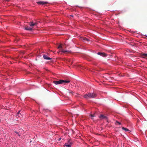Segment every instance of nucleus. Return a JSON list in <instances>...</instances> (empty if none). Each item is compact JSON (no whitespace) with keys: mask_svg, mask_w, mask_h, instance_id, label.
I'll return each instance as SVG.
<instances>
[{"mask_svg":"<svg viewBox=\"0 0 147 147\" xmlns=\"http://www.w3.org/2000/svg\"><path fill=\"white\" fill-rule=\"evenodd\" d=\"M61 140V138H60L59 139V141H60Z\"/></svg>","mask_w":147,"mask_h":147,"instance_id":"22","label":"nucleus"},{"mask_svg":"<svg viewBox=\"0 0 147 147\" xmlns=\"http://www.w3.org/2000/svg\"><path fill=\"white\" fill-rule=\"evenodd\" d=\"M43 57L44 59H45L50 60L51 59V58L48 57L47 55H43Z\"/></svg>","mask_w":147,"mask_h":147,"instance_id":"7","label":"nucleus"},{"mask_svg":"<svg viewBox=\"0 0 147 147\" xmlns=\"http://www.w3.org/2000/svg\"><path fill=\"white\" fill-rule=\"evenodd\" d=\"M96 95L93 93H89L88 94H86L84 96V98H93L96 97Z\"/></svg>","mask_w":147,"mask_h":147,"instance_id":"1","label":"nucleus"},{"mask_svg":"<svg viewBox=\"0 0 147 147\" xmlns=\"http://www.w3.org/2000/svg\"><path fill=\"white\" fill-rule=\"evenodd\" d=\"M61 81L62 82L63 84V83H69L70 82V81L69 80H61Z\"/></svg>","mask_w":147,"mask_h":147,"instance_id":"11","label":"nucleus"},{"mask_svg":"<svg viewBox=\"0 0 147 147\" xmlns=\"http://www.w3.org/2000/svg\"><path fill=\"white\" fill-rule=\"evenodd\" d=\"M15 132L17 134H18V135L19 136H20V135L17 132H16V131H15Z\"/></svg>","mask_w":147,"mask_h":147,"instance_id":"21","label":"nucleus"},{"mask_svg":"<svg viewBox=\"0 0 147 147\" xmlns=\"http://www.w3.org/2000/svg\"><path fill=\"white\" fill-rule=\"evenodd\" d=\"M116 124H119V125H121V123L120 122L117 121H116Z\"/></svg>","mask_w":147,"mask_h":147,"instance_id":"17","label":"nucleus"},{"mask_svg":"<svg viewBox=\"0 0 147 147\" xmlns=\"http://www.w3.org/2000/svg\"><path fill=\"white\" fill-rule=\"evenodd\" d=\"M38 22H37L35 23H33V22H31L29 23V25L31 27H33V26L36 25L37 24Z\"/></svg>","mask_w":147,"mask_h":147,"instance_id":"5","label":"nucleus"},{"mask_svg":"<svg viewBox=\"0 0 147 147\" xmlns=\"http://www.w3.org/2000/svg\"><path fill=\"white\" fill-rule=\"evenodd\" d=\"M122 129L125 130L126 131H129V130L128 129L125 127H122Z\"/></svg>","mask_w":147,"mask_h":147,"instance_id":"13","label":"nucleus"},{"mask_svg":"<svg viewBox=\"0 0 147 147\" xmlns=\"http://www.w3.org/2000/svg\"><path fill=\"white\" fill-rule=\"evenodd\" d=\"M91 119H93V118H92H92H91Z\"/></svg>","mask_w":147,"mask_h":147,"instance_id":"23","label":"nucleus"},{"mask_svg":"<svg viewBox=\"0 0 147 147\" xmlns=\"http://www.w3.org/2000/svg\"><path fill=\"white\" fill-rule=\"evenodd\" d=\"M97 54L99 55H100L101 56L106 57L107 56V54L103 53L101 52H98L97 53Z\"/></svg>","mask_w":147,"mask_h":147,"instance_id":"4","label":"nucleus"},{"mask_svg":"<svg viewBox=\"0 0 147 147\" xmlns=\"http://www.w3.org/2000/svg\"><path fill=\"white\" fill-rule=\"evenodd\" d=\"M62 80H59V81H54L53 83L57 85L63 84L62 82L61 81Z\"/></svg>","mask_w":147,"mask_h":147,"instance_id":"3","label":"nucleus"},{"mask_svg":"<svg viewBox=\"0 0 147 147\" xmlns=\"http://www.w3.org/2000/svg\"><path fill=\"white\" fill-rule=\"evenodd\" d=\"M62 48V45H60L59 46H58V49H59L60 48Z\"/></svg>","mask_w":147,"mask_h":147,"instance_id":"18","label":"nucleus"},{"mask_svg":"<svg viewBox=\"0 0 147 147\" xmlns=\"http://www.w3.org/2000/svg\"><path fill=\"white\" fill-rule=\"evenodd\" d=\"M70 16H71V17H73V15H71Z\"/></svg>","mask_w":147,"mask_h":147,"instance_id":"24","label":"nucleus"},{"mask_svg":"<svg viewBox=\"0 0 147 147\" xmlns=\"http://www.w3.org/2000/svg\"><path fill=\"white\" fill-rule=\"evenodd\" d=\"M67 143H68L69 144H70V145H71L72 144V143L71 142L70 140H69L68 141Z\"/></svg>","mask_w":147,"mask_h":147,"instance_id":"15","label":"nucleus"},{"mask_svg":"<svg viewBox=\"0 0 147 147\" xmlns=\"http://www.w3.org/2000/svg\"><path fill=\"white\" fill-rule=\"evenodd\" d=\"M61 52L62 53H71V51H64V50H62L61 51H59V52H58V53H59V52Z\"/></svg>","mask_w":147,"mask_h":147,"instance_id":"9","label":"nucleus"},{"mask_svg":"<svg viewBox=\"0 0 147 147\" xmlns=\"http://www.w3.org/2000/svg\"><path fill=\"white\" fill-rule=\"evenodd\" d=\"M48 3L47 2L43 1H40L38 2V3L41 5H45L47 3Z\"/></svg>","mask_w":147,"mask_h":147,"instance_id":"8","label":"nucleus"},{"mask_svg":"<svg viewBox=\"0 0 147 147\" xmlns=\"http://www.w3.org/2000/svg\"><path fill=\"white\" fill-rule=\"evenodd\" d=\"M32 28L29 27L28 26H27L25 27V29L26 30L31 31L32 30Z\"/></svg>","mask_w":147,"mask_h":147,"instance_id":"12","label":"nucleus"},{"mask_svg":"<svg viewBox=\"0 0 147 147\" xmlns=\"http://www.w3.org/2000/svg\"><path fill=\"white\" fill-rule=\"evenodd\" d=\"M146 37H147V36H146Z\"/></svg>","mask_w":147,"mask_h":147,"instance_id":"25","label":"nucleus"},{"mask_svg":"<svg viewBox=\"0 0 147 147\" xmlns=\"http://www.w3.org/2000/svg\"><path fill=\"white\" fill-rule=\"evenodd\" d=\"M80 39L81 40L83 41L84 42H85V41H89L88 39H87V38L85 37H81Z\"/></svg>","mask_w":147,"mask_h":147,"instance_id":"6","label":"nucleus"},{"mask_svg":"<svg viewBox=\"0 0 147 147\" xmlns=\"http://www.w3.org/2000/svg\"><path fill=\"white\" fill-rule=\"evenodd\" d=\"M90 116L92 117H95V114H91L90 115Z\"/></svg>","mask_w":147,"mask_h":147,"instance_id":"20","label":"nucleus"},{"mask_svg":"<svg viewBox=\"0 0 147 147\" xmlns=\"http://www.w3.org/2000/svg\"><path fill=\"white\" fill-rule=\"evenodd\" d=\"M67 93H71V94H73V93L74 92H73V91H68L67 92Z\"/></svg>","mask_w":147,"mask_h":147,"instance_id":"19","label":"nucleus"},{"mask_svg":"<svg viewBox=\"0 0 147 147\" xmlns=\"http://www.w3.org/2000/svg\"><path fill=\"white\" fill-rule=\"evenodd\" d=\"M20 111H19L17 113L18 116L19 117H20L21 116H22V115L20 114Z\"/></svg>","mask_w":147,"mask_h":147,"instance_id":"16","label":"nucleus"},{"mask_svg":"<svg viewBox=\"0 0 147 147\" xmlns=\"http://www.w3.org/2000/svg\"><path fill=\"white\" fill-rule=\"evenodd\" d=\"M64 146H65L67 147H71V145L67 143H65V144Z\"/></svg>","mask_w":147,"mask_h":147,"instance_id":"14","label":"nucleus"},{"mask_svg":"<svg viewBox=\"0 0 147 147\" xmlns=\"http://www.w3.org/2000/svg\"><path fill=\"white\" fill-rule=\"evenodd\" d=\"M99 118L100 119H105L107 120V117L103 115H100L99 116Z\"/></svg>","mask_w":147,"mask_h":147,"instance_id":"2","label":"nucleus"},{"mask_svg":"<svg viewBox=\"0 0 147 147\" xmlns=\"http://www.w3.org/2000/svg\"><path fill=\"white\" fill-rule=\"evenodd\" d=\"M141 56L143 58H145L147 57V54L142 53L141 55Z\"/></svg>","mask_w":147,"mask_h":147,"instance_id":"10","label":"nucleus"}]
</instances>
